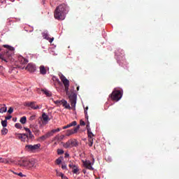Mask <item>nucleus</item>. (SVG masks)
Returning <instances> with one entry per match:
<instances>
[{
	"instance_id": "obj_1",
	"label": "nucleus",
	"mask_w": 179,
	"mask_h": 179,
	"mask_svg": "<svg viewBox=\"0 0 179 179\" xmlns=\"http://www.w3.org/2000/svg\"><path fill=\"white\" fill-rule=\"evenodd\" d=\"M69 9L66 4L63 3L57 6L55 10V19L57 20H64Z\"/></svg>"
},
{
	"instance_id": "obj_2",
	"label": "nucleus",
	"mask_w": 179,
	"mask_h": 179,
	"mask_svg": "<svg viewBox=\"0 0 179 179\" xmlns=\"http://www.w3.org/2000/svg\"><path fill=\"white\" fill-rule=\"evenodd\" d=\"M3 47L6 50L3 54H0V59L4 61V62H8V59H10L12 55L15 54V48L9 45H3Z\"/></svg>"
},
{
	"instance_id": "obj_3",
	"label": "nucleus",
	"mask_w": 179,
	"mask_h": 179,
	"mask_svg": "<svg viewBox=\"0 0 179 179\" xmlns=\"http://www.w3.org/2000/svg\"><path fill=\"white\" fill-rule=\"evenodd\" d=\"M19 166L21 167H25L28 170H33L37 169V161L36 159H31L29 160L21 159L18 163Z\"/></svg>"
},
{
	"instance_id": "obj_4",
	"label": "nucleus",
	"mask_w": 179,
	"mask_h": 179,
	"mask_svg": "<svg viewBox=\"0 0 179 179\" xmlns=\"http://www.w3.org/2000/svg\"><path fill=\"white\" fill-rule=\"evenodd\" d=\"M41 148V144L38 143L35 145H25V150L27 152H31V153H34L36 150H38V148Z\"/></svg>"
},
{
	"instance_id": "obj_5",
	"label": "nucleus",
	"mask_w": 179,
	"mask_h": 179,
	"mask_svg": "<svg viewBox=\"0 0 179 179\" xmlns=\"http://www.w3.org/2000/svg\"><path fill=\"white\" fill-rule=\"evenodd\" d=\"M110 97L112 100L119 101V100H121V97H122V92L120 90H115L110 94Z\"/></svg>"
},
{
	"instance_id": "obj_6",
	"label": "nucleus",
	"mask_w": 179,
	"mask_h": 179,
	"mask_svg": "<svg viewBox=\"0 0 179 179\" xmlns=\"http://www.w3.org/2000/svg\"><path fill=\"white\" fill-rule=\"evenodd\" d=\"M78 145V143L76 139H70L64 145V148H65L66 149H68L69 148H76Z\"/></svg>"
},
{
	"instance_id": "obj_7",
	"label": "nucleus",
	"mask_w": 179,
	"mask_h": 179,
	"mask_svg": "<svg viewBox=\"0 0 179 179\" xmlns=\"http://www.w3.org/2000/svg\"><path fill=\"white\" fill-rule=\"evenodd\" d=\"M60 79L64 86L66 93H69V80H67L66 77L62 74L60 76Z\"/></svg>"
},
{
	"instance_id": "obj_8",
	"label": "nucleus",
	"mask_w": 179,
	"mask_h": 179,
	"mask_svg": "<svg viewBox=\"0 0 179 179\" xmlns=\"http://www.w3.org/2000/svg\"><path fill=\"white\" fill-rule=\"evenodd\" d=\"M24 106H25L26 107H30V108H31V110H40L42 108L43 106L41 105H36V102L33 101V102H24Z\"/></svg>"
},
{
	"instance_id": "obj_9",
	"label": "nucleus",
	"mask_w": 179,
	"mask_h": 179,
	"mask_svg": "<svg viewBox=\"0 0 179 179\" xmlns=\"http://www.w3.org/2000/svg\"><path fill=\"white\" fill-rule=\"evenodd\" d=\"M27 62H29V61L24 59V57H20L18 58V63H17L18 68H20V69H24V68H26V64H27Z\"/></svg>"
},
{
	"instance_id": "obj_10",
	"label": "nucleus",
	"mask_w": 179,
	"mask_h": 179,
	"mask_svg": "<svg viewBox=\"0 0 179 179\" xmlns=\"http://www.w3.org/2000/svg\"><path fill=\"white\" fill-rule=\"evenodd\" d=\"M77 95L75 93H71L69 95V101L71 103V107H73L75 110V107H76V100H77Z\"/></svg>"
},
{
	"instance_id": "obj_11",
	"label": "nucleus",
	"mask_w": 179,
	"mask_h": 179,
	"mask_svg": "<svg viewBox=\"0 0 179 179\" xmlns=\"http://www.w3.org/2000/svg\"><path fill=\"white\" fill-rule=\"evenodd\" d=\"M92 162L89 160H83V166L85 167V169H87L88 170H94V168H93V164H94V158L92 159Z\"/></svg>"
},
{
	"instance_id": "obj_12",
	"label": "nucleus",
	"mask_w": 179,
	"mask_h": 179,
	"mask_svg": "<svg viewBox=\"0 0 179 179\" xmlns=\"http://www.w3.org/2000/svg\"><path fill=\"white\" fill-rule=\"evenodd\" d=\"M15 136L16 139H19L22 142H26L27 139V134H19V133H15Z\"/></svg>"
},
{
	"instance_id": "obj_13",
	"label": "nucleus",
	"mask_w": 179,
	"mask_h": 179,
	"mask_svg": "<svg viewBox=\"0 0 179 179\" xmlns=\"http://www.w3.org/2000/svg\"><path fill=\"white\" fill-rule=\"evenodd\" d=\"M79 128H80V126L78 125L74 129L67 130L66 136H71V135L76 134L79 131Z\"/></svg>"
},
{
	"instance_id": "obj_14",
	"label": "nucleus",
	"mask_w": 179,
	"mask_h": 179,
	"mask_svg": "<svg viewBox=\"0 0 179 179\" xmlns=\"http://www.w3.org/2000/svg\"><path fill=\"white\" fill-rule=\"evenodd\" d=\"M42 36L45 40H48L49 43H52L54 41V38H50V35L48 34V31H45L42 33Z\"/></svg>"
},
{
	"instance_id": "obj_15",
	"label": "nucleus",
	"mask_w": 179,
	"mask_h": 179,
	"mask_svg": "<svg viewBox=\"0 0 179 179\" xmlns=\"http://www.w3.org/2000/svg\"><path fill=\"white\" fill-rule=\"evenodd\" d=\"M25 69H27V71H29V72H36V65L33 64L31 63H29L27 67L25 68Z\"/></svg>"
},
{
	"instance_id": "obj_16",
	"label": "nucleus",
	"mask_w": 179,
	"mask_h": 179,
	"mask_svg": "<svg viewBox=\"0 0 179 179\" xmlns=\"http://www.w3.org/2000/svg\"><path fill=\"white\" fill-rule=\"evenodd\" d=\"M59 131H61V129H59V128H57L56 129H52V131L46 133V135H47L48 138H51V136H53L55 133L59 132Z\"/></svg>"
},
{
	"instance_id": "obj_17",
	"label": "nucleus",
	"mask_w": 179,
	"mask_h": 179,
	"mask_svg": "<svg viewBox=\"0 0 179 179\" xmlns=\"http://www.w3.org/2000/svg\"><path fill=\"white\" fill-rule=\"evenodd\" d=\"M8 111V108L6 107V105L1 104L0 105V113L1 114H3V113H6Z\"/></svg>"
},
{
	"instance_id": "obj_18",
	"label": "nucleus",
	"mask_w": 179,
	"mask_h": 179,
	"mask_svg": "<svg viewBox=\"0 0 179 179\" xmlns=\"http://www.w3.org/2000/svg\"><path fill=\"white\" fill-rule=\"evenodd\" d=\"M40 69V74L41 75H45L47 73V69H45V66H41L39 67Z\"/></svg>"
},
{
	"instance_id": "obj_19",
	"label": "nucleus",
	"mask_w": 179,
	"mask_h": 179,
	"mask_svg": "<svg viewBox=\"0 0 179 179\" xmlns=\"http://www.w3.org/2000/svg\"><path fill=\"white\" fill-rule=\"evenodd\" d=\"M62 106H63L64 108H71V106L69 105V103H68V101H66L65 99H62Z\"/></svg>"
},
{
	"instance_id": "obj_20",
	"label": "nucleus",
	"mask_w": 179,
	"mask_h": 179,
	"mask_svg": "<svg viewBox=\"0 0 179 179\" xmlns=\"http://www.w3.org/2000/svg\"><path fill=\"white\" fill-rule=\"evenodd\" d=\"M42 119L45 122H48V121H50V118L48 117V115L45 113L42 114Z\"/></svg>"
},
{
	"instance_id": "obj_21",
	"label": "nucleus",
	"mask_w": 179,
	"mask_h": 179,
	"mask_svg": "<svg viewBox=\"0 0 179 179\" xmlns=\"http://www.w3.org/2000/svg\"><path fill=\"white\" fill-rule=\"evenodd\" d=\"M32 131L35 134V135L38 136L40 135V130L38 129V127L36 126L33 128Z\"/></svg>"
},
{
	"instance_id": "obj_22",
	"label": "nucleus",
	"mask_w": 179,
	"mask_h": 179,
	"mask_svg": "<svg viewBox=\"0 0 179 179\" xmlns=\"http://www.w3.org/2000/svg\"><path fill=\"white\" fill-rule=\"evenodd\" d=\"M28 134H27V142H29V139H34V135H33V133H31V131H29Z\"/></svg>"
},
{
	"instance_id": "obj_23",
	"label": "nucleus",
	"mask_w": 179,
	"mask_h": 179,
	"mask_svg": "<svg viewBox=\"0 0 179 179\" xmlns=\"http://www.w3.org/2000/svg\"><path fill=\"white\" fill-rule=\"evenodd\" d=\"M65 138V136H56L54 138L53 141H62Z\"/></svg>"
},
{
	"instance_id": "obj_24",
	"label": "nucleus",
	"mask_w": 179,
	"mask_h": 179,
	"mask_svg": "<svg viewBox=\"0 0 179 179\" xmlns=\"http://www.w3.org/2000/svg\"><path fill=\"white\" fill-rule=\"evenodd\" d=\"M43 92L44 94H45V96H47V97H51V96H52L51 92H50L48 90H43Z\"/></svg>"
},
{
	"instance_id": "obj_25",
	"label": "nucleus",
	"mask_w": 179,
	"mask_h": 179,
	"mask_svg": "<svg viewBox=\"0 0 179 179\" xmlns=\"http://www.w3.org/2000/svg\"><path fill=\"white\" fill-rule=\"evenodd\" d=\"M27 121V117H26V116L22 117L20 120V122H21V124H26Z\"/></svg>"
},
{
	"instance_id": "obj_26",
	"label": "nucleus",
	"mask_w": 179,
	"mask_h": 179,
	"mask_svg": "<svg viewBox=\"0 0 179 179\" xmlns=\"http://www.w3.org/2000/svg\"><path fill=\"white\" fill-rule=\"evenodd\" d=\"M88 138H93V133L92 132V129H87Z\"/></svg>"
},
{
	"instance_id": "obj_27",
	"label": "nucleus",
	"mask_w": 179,
	"mask_h": 179,
	"mask_svg": "<svg viewBox=\"0 0 179 179\" xmlns=\"http://www.w3.org/2000/svg\"><path fill=\"white\" fill-rule=\"evenodd\" d=\"M73 173L77 174V175L79 174V166H77L74 168V169L73 170Z\"/></svg>"
},
{
	"instance_id": "obj_28",
	"label": "nucleus",
	"mask_w": 179,
	"mask_h": 179,
	"mask_svg": "<svg viewBox=\"0 0 179 179\" xmlns=\"http://www.w3.org/2000/svg\"><path fill=\"white\" fill-rule=\"evenodd\" d=\"M1 125L3 128H6L8 127V121L6 120H2L1 121Z\"/></svg>"
},
{
	"instance_id": "obj_29",
	"label": "nucleus",
	"mask_w": 179,
	"mask_h": 179,
	"mask_svg": "<svg viewBox=\"0 0 179 179\" xmlns=\"http://www.w3.org/2000/svg\"><path fill=\"white\" fill-rule=\"evenodd\" d=\"M88 145L90 148H92V146H93V138H88Z\"/></svg>"
},
{
	"instance_id": "obj_30",
	"label": "nucleus",
	"mask_w": 179,
	"mask_h": 179,
	"mask_svg": "<svg viewBox=\"0 0 179 179\" xmlns=\"http://www.w3.org/2000/svg\"><path fill=\"white\" fill-rule=\"evenodd\" d=\"M39 139H41V141H45L46 139H48V136H47V134H45V135L41 136Z\"/></svg>"
},
{
	"instance_id": "obj_31",
	"label": "nucleus",
	"mask_w": 179,
	"mask_h": 179,
	"mask_svg": "<svg viewBox=\"0 0 179 179\" xmlns=\"http://www.w3.org/2000/svg\"><path fill=\"white\" fill-rule=\"evenodd\" d=\"M78 125V122L76 121H73L71 123L69 124V127L71 128V127H76Z\"/></svg>"
},
{
	"instance_id": "obj_32",
	"label": "nucleus",
	"mask_w": 179,
	"mask_h": 179,
	"mask_svg": "<svg viewBox=\"0 0 179 179\" xmlns=\"http://www.w3.org/2000/svg\"><path fill=\"white\" fill-rule=\"evenodd\" d=\"M1 134L3 135H6V134H8V129L3 127L2 129H1Z\"/></svg>"
},
{
	"instance_id": "obj_33",
	"label": "nucleus",
	"mask_w": 179,
	"mask_h": 179,
	"mask_svg": "<svg viewBox=\"0 0 179 179\" xmlns=\"http://www.w3.org/2000/svg\"><path fill=\"white\" fill-rule=\"evenodd\" d=\"M62 163V157H59L57 159H56V164H61Z\"/></svg>"
},
{
	"instance_id": "obj_34",
	"label": "nucleus",
	"mask_w": 179,
	"mask_h": 179,
	"mask_svg": "<svg viewBox=\"0 0 179 179\" xmlns=\"http://www.w3.org/2000/svg\"><path fill=\"white\" fill-rule=\"evenodd\" d=\"M56 176H57V177H62L64 176V173L58 171V170L56 169Z\"/></svg>"
},
{
	"instance_id": "obj_35",
	"label": "nucleus",
	"mask_w": 179,
	"mask_h": 179,
	"mask_svg": "<svg viewBox=\"0 0 179 179\" xmlns=\"http://www.w3.org/2000/svg\"><path fill=\"white\" fill-rule=\"evenodd\" d=\"M15 128H17V129H22V124H20V123H16L15 124Z\"/></svg>"
},
{
	"instance_id": "obj_36",
	"label": "nucleus",
	"mask_w": 179,
	"mask_h": 179,
	"mask_svg": "<svg viewBox=\"0 0 179 179\" xmlns=\"http://www.w3.org/2000/svg\"><path fill=\"white\" fill-rule=\"evenodd\" d=\"M55 103L57 105V106H62V100H57L55 101Z\"/></svg>"
},
{
	"instance_id": "obj_37",
	"label": "nucleus",
	"mask_w": 179,
	"mask_h": 179,
	"mask_svg": "<svg viewBox=\"0 0 179 179\" xmlns=\"http://www.w3.org/2000/svg\"><path fill=\"white\" fill-rule=\"evenodd\" d=\"M57 155H64V150L58 149L57 150Z\"/></svg>"
},
{
	"instance_id": "obj_38",
	"label": "nucleus",
	"mask_w": 179,
	"mask_h": 179,
	"mask_svg": "<svg viewBox=\"0 0 179 179\" xmlns=\"http://www.w3.org/2000/svg\"><path fill=\"white\" fill-rule=\"evenodd\" d=\"M34 120H36V115H31V116H30V117H29V120L30 121H34Z\"/></svg>"
},
{
	"instance_id": "obj_39",
	"label": "nucleus",
	"mask_w": 179,
	"mask_h": 179,
	"mask_svg": "<svg viewBox=\"0 0 179 179\" xmlns=\"http://www.w3.org/2000/svg\"><path fill=\"white\" fill-rule=\"evenodd\" d=\"M8 113L9 114H12V113H13V108L10 107L9 109H8Z\"/></svg>"
},
{
	"instance_id": "obj_40",
	"label": "nucleus",
	"mask_w": 179,
	"mask_h": 179,
	"mask_svg": "<svg viewBox=\"0 0 179 179\" xmlns=\"http://www.w3.org/2000/svg\"><path fill=\"white\" fill-rule=\"evenodd\" d=\"M84 113H85L86 120H89V115H87V110H85Z\"/></svg>"
},
{
	"instance_id": "obj_41",
	"label": "nucleus",
	"mask_w": 179,
	"mask_h": 179,
	"mask_svg": "<svg viewBox=\"0 0 179 179\" xmlns=\"http://www.w3.org/2000/svg\"><path fill=\"white\" fill-rule=\"evenodd\" d=\"M76 166H78V165H75L73 164H70L69 165V167H71V169H75Z\"/></svg>"
},
{
	"instance_id": "obj_42",
	"label": "nucleus",
	"mask_w": 179,
	"mask_h": 179,
	"mask_svg": "<svg viewBox=\"0 0 179 179\" xmlns=\"http://www.w3.org/2000/svg\"><path fill=\"white\" fill-rule=\"evenodd\" d=\"M6 162V159L0 157V163H5Z\"/></svg>"
},
{
	"instance_id": "obj_43",
	"label": "nucleus",
	"mask_w": 179,
	"mask_h": 179,
	"mask_svg": "<svg viewBox=\"0 0 179 179\" xmlns=\"http://www.w3.org/2000/svg\"><path fill=\"white\" fill-rule=\"evenodd\" d=\"M80 125H81V126H85V125H86V123L85 122V121L80 120Z\"/></svg>"
},
{
	"instance_id": "obj_44",
	"label": "nucleus",
	"mask_w": 179,
	"mask_h": 179,
	"mask_svg": "<svg viewBox=\"0 0 179 179\" xmlns=\"http://www.w3.org/2000/svg\"><path fill=\"white\" fill-rule=\"evenodd\" d=\"M62 169L63 170H66V169H67L66 164H62Z\"/></svg>"
},
{
	"instance_id": "obj_45",
	"label": "nucleus",
	"mask_w": 179,
	"mask_h": 179,
	"mask_svg": "<svg viewBox=\"0 0 179 179\" xmlns=\"http://www.w3.org/2000/svg\"><path fill=\"white\" fill-rule=\"evenodd\" d=\"M12 118V115H8V116L6 117V120L8 121V120H10Z\"/></svg>"
},
{
	"instance_id": "obj_46",
	"label": "nucleus",
	"mask_w": 179,
	"mask_h": 179,
	"mask_svg": "<svg viewBox=\"0 0 179 179\" xmlns=\"http://www.w3.org/2000/svg\"><path fill=\"white\" fill-rule=\"evenodd\" d=\"M20 177H26V175H24L22 172L18 173Z\"/></svg>"
},
{
	"instance_id": "obj_47",
	"label": "nucleus",
	"mask_w": 179,
	"mask_h": 179,
	"mask_svg": "<svg viewBox=\"0 0 179 179\" xmlns=\"http://www.w3.org/2000/svg\"><path fill=\"white\" fill-rule=\"evenodd\" d=\"M90 129V122H87V129Z\"/></svg>"
},
{
	"instance_id": "obj_48",
	"label": "nucleus",
	"mask_w": 179,
	"mask_h": 179,
	"mask_svg": "<svg viewBox=\"0 0 179 179\" xmlns=\"http://www.w3.org/2000/svg\"><path fill=\"white\" fill-rule=\"evenodd\" d=\"M24 130L26 131V132H28V134H29V132H31V131L30 129H29V128H24Z\"/></svg>"
},
{
	"instance_id": "obj_49",
	"label": "nucleus",
	"mask_w": 179,
	"mask_h": 179,
	"mask_svg": "<svg viewBox=\"0 0 179 179\" xmlns=\"http://www.w3.org/2000/svg\"><path fill=\"white\" fill-rule=\"evenodd\" d=\"M67 128H70V127H69V124H67V125H66V126H64L62 129H67Z\"/></svg>"
},
{
	"instance_id": "obj_50",
	"label": "nucleus",
	"mask_w": 179,
	"mask_h": 179,
	"mask_svg": "<svg viewBox=\"0 0 179 179\" xmlns=\"http://www.w3.org/2000/svg\"><path fill=\"white\" fill-rule=\"evenodd\" d=\"M64 157H69V154L68 153V152H66L65 154H64Z\"/></svg>"
},
{
	"instance_id": "obj_51",
	"label": "nucleus",
	"mask_w": 179,
	"mask_h": 179,
	"mask_svg": "<svg viewBox=\"0 0 179 179\" xmlns=\"http://www.w3.org/2000/svg\"><path fill=\"white\" fill-rule=\"evenodd\" d=\"M62 179H69V178H68V177L65 176V175L63 174V176H62Z\"/></svg>"
},
{
	"instance_id": "obj_52",
	"label": "nucleus",
	"mask_w": 179,
	"mask_h": 179,
	"mask_svg": "<svg viewBox=\"0 0 179 179\" xmlns=\"http://www.w3.org/2000/svg\"><path fill=\"white\" fill-rule=\"evenodd\" d=\"M11 171V173H13V174H15V176H18V173H16V172H15V171Z\"/></svg>"
},
{
	"instance_id": "obj_53",
	"label": "nucleus",
	"mask_w": 179,
	"mask_h": 179,
	"mask_svg": "<svg viewBox=\"0 0 179 179\" xmlns=\"http://www.w3.org/2000/svg\"><path fill=\"white\" fill-rule=\"evenodd\" d=\"M4 163H6V164H9V161L8 159H6Z\"/></svg>"
},
{
	"instance_id": "obj_54",
	"label": "nucleus",
	"mask_w": 179,
	"mask_h": 179,
	"mask_svg": "<svg viewBox=\"0 0 179 179\" xmlns=\"http://www.w3.org/2000/svg\"><path fill=\"white\" fill-rule=\"evenodd\" d=\"M11 2H15V0H10Z\"/></svg>"
},
{
	"instance_id": "obj_55",
	"label": "nucleus",
	"mask_w": 179,
	"mask_h": 179,
	"mask_svg": "<svg viewBox=\"0 0 179 179\" xmlns=\"http://www.w3.org/2000/svg\"><path fill=\"white\" fill-rule=\"evenodd\" d=\"M84 174H86V171H83Z\"/></svg>"
},
{
	"instance_id": "obj_56",
	"label": "nucleus",
	"mask_w": 179,
	"mask_h": 179,
	"mask_svg": "<svg viewBox=\"0 0 179 179\" xmlns=\"http://www.w3.org/2000/svg\"><path fill=\"white\" fill-rule=\"evenodd\" d=\"M42 1H43V3L45 2V0H42Z\"/></svg>"
},
{
	"instance_id": "obj_57",
	"label": "nucleus",
	"mask_w": 179,
	"mask_h": 179,
	"mask_svg": "<svg viewBox=\"0 0 179 179\" xmlns=\"http://www.w3.org/2000/svg\"><path fill=\"white\" fill-rule=\"evenodd\" d=\"M77 90H79V87H77Z\"/></svg>"
},
{
	"instance_id": "obj_58",
	"label": "nucleus",
	"mask_w": 179,
	"mask_h": 179,
	"mask_svg": "<svg viewBox=\"0 0 179 179\" xmlns=\"http://www.w3.org/2000/svg\"><path fill=\"white\" fill-rule=\"evenodd\" d=\"M0 51H2V48H0Z\"/></svg>"
},
{
	"instance_id": "obj_59",
	"label": "nucleus",
	"mask_w": 179,
	"mask_h": 179,
	"mask_svg": "<svg viewBox=\"0 0 179 179\" xmlns=\"http://www.w3.org/2000/svg\"><path fill=\"white\" fill-rule=\"evenodd\" d=\"M87 108H88L87 107Z\"/></svg>"
}]
</instances>
